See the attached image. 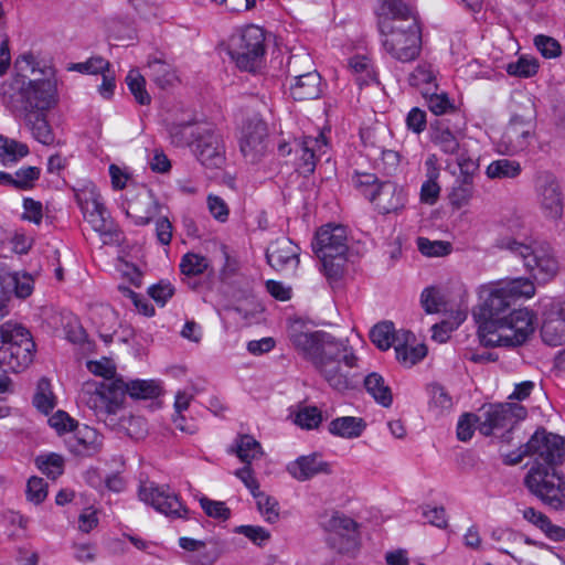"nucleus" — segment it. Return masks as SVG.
Instances as JSON below:
<instances>
[{
	"mask_svg": "<svg viewBox=\"0 0 565 565\" xmlns=\"http://www.w3.org/2000/svg\"><path fill=\"white\" fill-rule=\"evenodd\" d=\"M523 456H533L534 465L524 478L529 491L554 510L565 508V481L555 468L565 458V439L539 428L521 447V454L511 463H520Z\"/></svg>",
	"mask_w": 565,
	"mask_h": 565,
	"instance_id": "obj_1",
	"label": "nucleus"
},
{
	"mask_svg": "<svg viewBox=\"0 0 565 565\" xmlns=\"http://www.w3.org/2000/svg\"><path fill=\"white\" fill-rule=\"evenodd\" d=\"M289 339L332 388L343 392L356 386L358 358L343 341L326 331H302L298 322L290 327Z\"/></svg>",
	"mask_w": 565,
	"mask_h": 565,
	"instance_id": "obj_2",
	"label": "nucleus"
},
{
	"mask_svg": "<svg viewBox=\"0 0 565 565\" xmlns=\"http://www.w3.org/2000/svg\"><path fill=\"white\" fill-rule=\"evenodd\" d=\"M384 50L401 62L414 61L420 52L417 18L403 0H382L377 21Z\"/></svg>",
	"mask_w": 565,
	"mask_h": 565,
	"instance_id": "obj_3",
	"label": "nucleus"
},
{
	"mask_svg": "<svg viewBox=\"0 0 565 565\" xmlns=\"http://www.w3.org/2000/svg\"><path fill=\"white\" fill-rule=\"evenodd\" d=\"M535 294V287L529 278H514L482 286L479 291L480 303L473 309V318L479 324V333L493 338L498 328L503 326L512 306L522 297L530 298Z\"/></svg>",
	"mask_w": 565,
	"mask_h": 565,
	"instance_id": "obj_4",
	"label": "nucleus"
},
{
	"mask_svg": "<svg viewBox=\"0 0 565 565\" xmlns=\"http://www.w3.org/2000/svg\"><path fill=\"white\" fill-rule=\"evenodd\" d=\"M35 343L31 332L20 323L8 321L0 326V393L9 391L11 384L7 371L18 373L25 370L34 359Z\"/></svg>",
	"mask_w": 565,
	"mask_h": 565,
	"instance_id": "obj_5",
	"label": "nucleus"
},
{
	"mask_svg": "<svg viewBox=\"0 0 565 565\" xmlns=\"http://www.w3.org/2000/svg\"><path fill=\"white\" fill-rule=\"evenodd\" d=\"M312 250L321 262V269L330 282L339 281L347 265V230L342 225L328 224L317 231Z\"/></svg>",
	"mask_w": 565,
	"mask_h": 565,
	"instance_id": "obj_6",
	"label": "nucleus"
},
{
	"mask_svg": "<svg viewBox=\"0 0 565 565\" xmlns=\"http://www.w3.org/2000/svg\"><path fill=\"white\" fill-rule=\"evenodd\" d=\"M498 247L520 257L526 270L539 282H547L558 273L557 257L546 242L526 244L513 237H502L498 241Z\"/></svg>",
	"mask_w": 565,
	"mask_h": 565,
	"instance_id": "obj_7",
	"label": "nucleus"
},
{
	"mask_svg": "<svg viewBox=\"0 0 565 565\" xmlns=\"http://www.w3.org/2000/svg\"><path fill=\"white\" fill-rule=\"evenodd\" d=\"M295 148L289 143H281L278 151L281 156L289 154L292 150L300 153L297 163V172L300 177H308L312 173L319 175L335 174L334 163L329 156L327 139L323 134L318 137H306L302 140H295Z\"/></svg>",
	"mask_w": 565,
	"mask_h": 565,
	"instance_id": "obj_8",
	"label": "nucleus"
},
{
	"mask_svg": "<svg viewBox=\"0 0 565 565\" xmlns=\"http://www.w3.org/2000/svg\"><path fill=\"white\" fill-rule=\"evenodd\" d=\"M265 52V33L259 26L247 25L228 39L227 53L241 71L256 72Z\"/></svg>",
	"mask_w": 565,
	"mask_h": 565,
	"instance_id": "obj_9",
	"label": "nucleus"
},
{
	"mask_svg": "<svg viewBox=\"0 0 565 565\" xmlns=\"http://www.w3.org/2000/svg\"><path fill=\"white\" fill-rule=\"evenodd\" d=\"M83 401L94 412L96 418L107 426L116 425V414L122 406V391L117 381H102L87 386L83 392Z\"/></svg>",
	"mask_w": 565,
	"mask_h": 565,
	"instance_id": "obj_10",
	"label": "nucleus"
},
{
	"mask_svg": "<svg viewBox=\"0 0 565 565\" xmlns=\"http://www.w3.org/2000/svg\"><path fill=\"white\" fill-rule=\"evenodd\" d=\"M354 188L361 194L375 205L382 214H388L402 209L405 204V194L392 180L373 179L372 181H362L355 179Z\"/></svg>",
	"mask_w": 565,
	"mask_h": 565,
	"instance_id": "obj_11",
	"label": "nucleus"
},
{
	"mask_svg": "<svg viewBox=\"0 0 565 565\" xmlns=\"http://www.w3.org/2000/svg\"><path fill=\"white\" fill-rule=\"evenodd\" d=\"M535 317L529 309H513L493 338L484 339L487 345L514 348L524 344L534 332Z\"/></svg>",
	"mask_w": 565,
	"mask_h": 565,
	"instance_id": "obj_12",
	"label": "nucleus"
},
{
	"mask_svg": "<svg viewBox=\"0 0 565 565\" xmlns=\"http://www.w3.org/2000/svg\"><path fill=\"white\" fill-rule=\"evenodd\" d=\"M74 190V196L79 205L84 218L92 225L93 230L104 237V243L113 242L118 236L117 228L108 215L104 204L99 200V194L92 189Z\"/></svg>",
	"mask_w": 565,
	"mask_h": 565,
	"instance_id": "obj_13",
	"label": "nucleus"
},
{
	"mask_svg": "<svg viewBox=\"0 0 565 565\" xmlns=\"http://www.w3.org/2000/svg\"><path fill=\"white\" fill-rule=\"evenodd\" d=\"M300 64L312 68V60L308 54L292 55L288 62V76H290V94L295 100H310L320 97L322 93L321 76L317 71L300 73Z\"/></svg>",
	"mask_w": 565,
	"mask_h": 565,
	"instance_id": "obj_14",
	"label": "nucleus"
},
{
	"mask_svg": "<svg viewBox=\"0 0 565 565\" xmlns=\"http://www.w3.org/2000/svg\"><path fill=\"white\" fill-rule=\"evenodd\" d=\"M111 185L114 190H126L127 215L135 220V224L146 225L152 220L158 203L150 190L145 186L137 189L134 179H111Z\"/></svg>",
	"mask_w": 565,
	"mask_h": 565,
	"instance_id": "obj_15",
	"label": "nucleus"
},
{
	"mask_svg": "<svg viewBox=\"0 0 565 565\" xmlns=\"http://www.w3.org/2000/svg\"><path fill=\"white\" fill-rule=\"evenodd\" d=\"M194 154L199 162L207 169H221L225 163V145L223 138L213 128L196 126V138L193 141Z\"/></svg>",
	"mask_w": 565,
	"mask_h": 565,
	"instance_id": "obj_16",
	"label": "nucleus"
},
{
	"mask_svg": "<svg viewBox=\"0 0 565 565\" xmlns=\"http://www.w3.org/2000/svg\"><path fill=\"white\" fill-rule=\"evenodd\" d=\"M481 422L478 426L479 431L484 436H490L495 429L509 428L526 416V409L518 404H490L481 408Z\"/></svg>",
	"mask_w": 565,
	"mask_h": 565,
	"instance_id": "obj_17",
	"label": "nucleus"
},
{
	"mask_svg": "<svg viewBox=\"0 0 565 565\" xmlns=\"http://www.w3.org/2000/svg\"><path fill=\"white\" fill-rule=\"evenodd\" d=\"M21 106H13L17 115H26L38 110H47L56 103L55 85L50 79H32L20 90Z\"/></svg>",
	"mask_w": 565,
	"mask_h": 565,
	"instance_id": "obj_18",
	"label": "nucleus"
},
{
	"mask_svg": "<svg viewBox=\"0 0 565 565\" xmlns=\"http://www.w3.org/2000/svg\"><path fill=\"white\" fill-rule=\"evenodd\" d=\"M465 120L461 114H454L452 119L440 118L430 122V141L445 153H455L459 149Z\"/></svg>",
	"mask_w": 565,
	"mask_h": 565,
	"instance_id": "obj_19",
	"label": "nucleus"
},
{
	"mask_svg": "<svg viewBox=\"0 0 565 565\" xmlns=\"http://www.w3.org/2000/svg\"><path fill=\"white\" fill-rule=\"evenodd\" d=\"M139 498L145 503L152 505L157 511L168 516L181 518L183 516L181 510L188 513V510L182 507L178 495L166 486H158L152 482L141 484Z\"/></svg>",
	"mask_w": 565,
	"mask_h": 565,
	"instance_id": "obj_20",
	"label": "nucleus"
},
{
	"mask_svg": "<svg viewBox=\"0 0 565 565\" xmlns=\"http://www.w3.org/2000/svg\"><path fill=\"white\" fill-rule=\"evenodd\" d=\"M541 337L551 347L565 343V301L552 300L544 305Z\"/></svg>",
	"mask_w": 565,
	"mask_h": 565,
	"instance_id": "obj_21",
	"label": "nucleus"
},
{
	"mask_svg": "<svg viewBox=\"0 0 565 565\" xmlns=\"http://www.w3.org/2000/svg\"><path fill=\"white\" fill-rule=\"evenodd\" d=\"M267 127L262 120L249 121L242 131L239 149L248 163H256L267 150Z\"/></svg>",
	"mask_w": 565,
	"mask_h": 565,
	"instance_id": "obj_22",
	"label": "nucleus"
},
{
	"mask_svg": "<svg viewBox=\"0 0 565 565\" xmlns=\"http://www.w3.org/2000/svg\"><path fill=\"white\" fill-rule=\"evenodd\" d=\"M300 248L290 238L280 237L266 249V259L277 271L295 270L299 265Z\"/></svg>",
	"mask_w": 565,
	"mask_h": 565,
	"instance_id": "obj_23",
	"label": "nucleus"
},
{
	"mask_svg": "<svg viewBox=\"0 0 565 565\" xmlns=\"http://www.w3.org/2000/svg\"><path fill=\"white\" fill-rule=\"evenodd\" d=\"M66 444L70 451L75 455L93 456L100 450L103 437L95 428L76 425L73 435L66 439Z\"/></svg>",
	"mask_w": 565,
	"mask_h": 565,
	"instance_id": "obj_24",
	"label": "nucleus"
},
{
	"mask_svg": "<svg viewBox=\"0 0 565 565\" xmlns=\"http://www.w3.org/2000/svg\"><path fill=\"white\" fill-rule=\"evenodd\" d=\"M537 191L544 215L554 221L561 220L564 198L558 182L555 179H545L544 183L539 185Z\"/></svg>",
	"mask_w": 565,
	"mask_h": 565,
	"instance_id": "obj_25",
	"label": "nucleus"
},
{
	"mask_svg": "<svg viewBox=\"0 0 565 565\" xmlns=\"http://www.w3.org/2000/svg\"><path fill=\"white\" fill-rule=\"evenodd\" d=\"M530 132V119H525L520 115H514L501 137V145L504 146L505 151H521L527 146Z\"/></svg>",
	"mask_w": 565,
	"mask_h": 565,
	"instance_id": "obj_26",
	"label": "nucleus"
},
{
	"mask_svg": "<svg viewBox=\"0 0 565 565\" xmlns=\"http://www.w3.org/2000/svg\"><path fill=\"white\" fill-rule=\"evenodd\" d=\"M288 472L298 481H306L319 473H330V466L318 454L301 456L287 466Z\"/></svg>",
	"mask_w": 565,
	"mask_h": 565,
	"instance_id": "obj_27",
	"label": "nucleus"
},
{
	"mask_svg": "<svg viewBox=\"0 0 565 565\" xmlns=\"http://www.w3.org/2000/svg\"><path fill=\"white\" fill-rule=\"evenodd\" d=\"M147 68L148 76L160 88L170 87L178 79L173 66L162 52L149 56Z\"/></svg>",
	"mask_w": 565,
	"mask_h": 565,
	"instance_id": "obj_28",
	"label": "nucleus"
},
{
	"mask_svg": "<svg viewBox=\"0 0 565 565\" xmlns=\"http://www.w3.org/2000/svg\"><path fill=\"white\" fill-rule=\"evenodd\" d=\"M415 335L411 331H402V341L395 345L398 362L407 367L415 365L427 354L425 344L413 345Z\"/></svg>",
	"mask_w": 565,
	"mask_h": 565,
	"instance_id": "obj_29",
	"label": "nucleus"
},
{
	"mask_svg": "<svg viewBox=\"0 0 565 565\" xmlns=\"http://www.w3.org/2000/svg\"><path fill=\"white\" fill-rule=\"evenodd\" d=\"M118 387L122 391V399L126 394L136 399L156 398L162 393L160 383L154 380H134L125 382L122 379H116Z\"/></svg>",
	"mask_w": 565,
	"mask_h": 565,
	"instance_id": "obj_30",
	"label": "nucleus"
},
{
	"mask_svg": "<svg viewBox=\"0 0 565 565\" xmlns=\"http://www.w3.org/2000/svg\"><path fill=\"white\" fill-rule=\"evenodd\" d=\"M364 387L374 399L384 407H390L393 402L392 392L388 385L385 384L384 379L379 373H370L364 377Z\"/></svg>",
	"mask_w": 565,
	"mask_h": 565,
	"instance_id": "obj_31",
	"label": "nucleus"
},
{
	"mask_svg": "<svg viewBox=\"0 0 565 565\" xmlns=\"http://www.w3.org/2000/svg\"><path fill=\"white\" fill-rule=\"evenodd\" d=\"M364 428L363 419L352 416L338 417L329 425V431L332 435L343 438H356L361 436Z\"/></svg>",
	"mask_w": 565,
	"mask_h": 565,
	"instance_id": "obj_32",
	"label": "nucleus"
},
{
	"mask_svg": "<svg viewBox=\"0 0 565 565\" xmlns=\"http://www.w3.org/2000/svg\"><path fill=\"white\" fill-rule=\"evenodd\" d=\"M422 94L433 114L437 116L449 114L451 118L454 114H459L446 93H437V89L426 87L422 88Z\"/></svg>",
	"mask_w": 565,
	"mask_h": 565,
	"instance_id": "obj_33",
	"label": "nucleus"
},
{
	"mask_svg": "<svg viewBox=\"0 0 565 565\" xmlns=\"http://www.w3.org/2000/svg\"><path fill=\"white\" fill-rule=\"evenodd\" d=\"M401 333H395L394 326L392 322H382L374 326L370 332V338L372 342L380 350H387L392 344L398 343L402 341Z\"/></svg>",
	"mask_w": 565,
	"mask_h": 565,
	"instance_id": "obj_34",
	"label": "nucleus"
},
{
	"mask_svg": "<svg viewBox=\"0 0 565 565\" xmlns=\"http://www.w3.org/2000/svg\"><path fill=\"white\" fill-rule=\"evenodd\" d=\"M28 153L29 148L25 143L0 135V161L3 166L13 164Z\"/></svg>",
	"mask_w": 565,
	"mask_h": 565,
	"instance_id": "obj_35",
	"label": "nucleus"
},
{
	"mask_svg": "<svg viewBox=\"0 0 565 565\" xmlns=\"http://www.w3.org/2000/svg\"><path fill=\"white\" fill-rule=\"evenodd\" d=\"M236 456L245 465H250L254 459L263 455L260 444L250 435H241L236 440Z\"/></svg>",
	"mask_w": 565,
	"mask_h": 565,
	"instance_id": "obj_36",
	"label": "nucleus"
},
{
	"mask_svg": "<svg viewBox=\"0 0 565 565\" xmlns=\"http://www.w3.org/2000/svg\"><path fill=\"white\" fill-rule=\"evenodd\" d=\"M24 116L28 117L32 135L39 142L43 145H52L54 142V134L43 114L32 113Z\"/></svg>",
	"mask_w": 565,
	"mask_h": 565,
	"instance_id": "obj_37",
	"label": "nucleus"
},
{
	"mask_svg": "<svg viewBox=\"0 0 565 565\" xmlns=\"http://www.w3.org/2000/svg\"><path fill=\"white\" fill-rule=\"evenodd\" d=\"M33 404L39 411L45 414L55 407V397L51 390V383L46 377L39 380L36 392L33 396Z\"/></svg>",
	"mask_w": 565,
	"mask_h": 565,
	"instance_id": "obj_38",
	"label": "nucleus"
},
{
	"mask_svg": "<svg viewBox=\"0 0 565 565\" xmlns=\"http://www.w3.org/2000/svg\"><path fill=\"white\" fill-rule=\"evenodd\" d=\"M418 250L427 257H443L449 255L452 245L446 241H430L426 237L417 238Z\"/></svg>",
	"mask_w": 565,
	"mask_h": 565,
	"instance_id": "obj_39",
	"label": "nucleus"
},
{
	"mask_svg": "<svg viewBox=\"0 0 565 565\" xmlns=\"http://www.w3.org/2000/svg\"><path fill=\"white\" fill-rule=\"evenodd\" d=\"M253 497L256 499L257 509L265 520L269 523H275L279 519L278 501L263 491L257 492Z\"/></svg>",
	"mask_w": 565,
	"mask_h": 565,
	"instance_id": "obj_40",
	"label": "nucleus"
},
{
	"mask_svg": "<svg viewBox=\"0 0 565 565\" xmlns=\"http://www.w3.org/2000/svg\"><path fill=\"white\" fill-rule=\"evenodd\" d=\"M350 67L356 74V84L362 87L371 82H377L370 62L365 56H354L349 62Z\"/></svg>",
	"mask_w": 565,
	"mask_h": 565,
	"instance_id": "obj_41",
	"label": "nucleus"
},
{
	"mask_svg": "<svg viewBox=\"0 0 565 565\" xmlns=\"http://www.w3.org/2000/svg\"><path fill=\"white\" fill-rule=\"evenodd\" d=\"M522 172L518 161L512 159H499L487 168V177H516Z\"/></svg>",
	"mask_w": 565,
	"mask_h": 565,
	"instance_id": "obj_42",
	"label": "nucleus"
},
{
	"mask_svg": "<svg viewBox=\"0 0 565 565\" xmlns=\"http://www.w3.org/2000/svg\"><path fill=\"white\" fill-rule=\"evenodd\" d=\"M209 267V262L204 256L188 253L180 263V270L185 276H198L203 274Z\"/></svg>",
	"mask_w": 565,
	"mask_h": 565,
	"instance_id": "obj_43",
	"label": "nucleus"
},
{
	"mask_svg": "<svg viewBox=\"0 0 565 565\" xmlns=\"http://www.w3.org/2000/svg\"><path fill=\"white\" fill-rule=\"evenodd\" d=\"M126 82H127V85H128L131 94L134 95L135 99L140 105L150 104V100H151L150 95L148 94V92L145 88L146 81H145L143 76H141L139 74L138 71L131 70L126 77Z\"/></svg>",
	"mask_w": 565,
	"mask_h": 565,
	"instance_id": "obj_44",
	"label": "nucleus"
},
{
	"mask_svg": "<svg viewBox=\"0 0 565 565\" xmlns=\"http://www.w3.org/2000/svg\"><path fill=\"white\" fill-rule=\"evenodd\" d=\"M35 462L38 468L53 480L63 473L64 461L60 455L39 456Z\"/></svg>",
	"mask_w": 565,
	"mask_h": 565,
	"instance_id": "obj_45",
	"label": "nucleus"
},
{
	"mask_svg": "<svg viewBox=\"0 0 565 565\" xmlns=\"http://www.w3.org/2000/svg\"><path fill=\"white\" fill-rule=\"evenodd\" d=\"M169 136L174 146L181 147L191 143V138H196V127L190 122L172 124L169 127Z\"/></svg>",
	"mask_w": 565,
	"mask_h": 565,
	"instance_id": "obj_46",
	"label": "nucleus"
},
{
	"mask_svg": "<svg viewBox=\"0 0 565 565\" xmlns=\"http://www.w3.org/2000/svg\"><path fill=\"white\" fill-rule=\"evenodd\" d=\"M322 420V414L316 406H303L295 414V424L305 429H313Z\"/></svg>",
	"mask_w": 565,
	"mask_h": 565,
	"instance_id": "obj_47",
	"label": "nucleus"
},
{
	"mask_svg": "<svg viewBox=\"0 0 565 565\" xmlns=\"http://www.w3.org/2000/svg\"><path fill=\"white\" fill-rule=\"evenodd\" d=\"M473 192L472 179H456L451 192L449 194L450 201L456 206H461L467 203Z\"/></svg>",
	"mask_w": 565,
	"mask_h": 565,
	"instance_id": "obj_48",
	"label": "nucleus"
},
{
	"mask_svg": "<svg viewBox=\"0 0 565 565\" xmlns=\"http://www.w3.org/2000/svg\"><path fill=\"white\" fill-rule=\"evenodd\" d=\"M537 68L535 58L520 57L516 62L509 63L505 70L509 75L527 78L535 75Z\"/></svg>",
	"mask_w": 565,
	"mask_h": 565,
	"instance_id": "obj_49",
	"label": "nucleus"
},
{
	"mask_svg": "<svg viewBox=\"0 0 565 565\" xmlns=\"http://www.w3.org/2000/svg\"><path fill=\"white\" fill-rule=\"evenodd\" d=\"M479 169L477 160L460 157L455 160H446L445 170L455 175L459 170L461 177H473Z\"/></svg>",
	"mask_w": 565,
	"mask_h": 565,
	"instance_id": "obj_50",
	"label": "nucleus"
},
{
	"mask_svg": "<svg viewBox=\"0 0 565 565\" xmlns=\"http://www.w3.org/2000/svg\"><path fill=\"white\" fill-rule=\"evenodd\" d=\"M7 286L12 287L19 298H26L32 294L33 279L29 274L19 275L18 273L9 275Z\"/></svg>",
	"mask_w": 565,
	"mask_h": 565,
	"instance_id": "obj_51",
	"label": "nucleus"
},
{
	"mask_svg": "<svg viewBox=\"0 0 565 565\" xmlns=\"http://www.w3.org/2000/svg\"><path fill=\"white\" fill-rule=\"evenodd\" d=\"M420 302L427 313L439 312L446 308L440 292L435 287L424 289Z\"/></svg>",
	"mask_w": 565,
	"mask_h": 565,
	"instance_id": "obj_52",
	"label": "nucleus"
},
{
	"mask_svg": "<svg viewBox=\"0 0 565 565\" xmlns=\"http://www.w3.org/2000/svg\"><path fill=\"white\" fill-rule=\"evenodd\" d=\"M109 66V62L104 57L94 56L86 62L72 64L70 70L86 74H99L103 72H108Z\"/></svg>",
	"mask_w": 565,
	"mask_h": 565,
	"instance_id": "obj_53",
	"label": "nucleus"
},
{
	"mask_svg": "<svg viewBox=\"0 0 565 565\" xmlns=\"http://www.w3.org/2000/svg\"><path fill=\"white\" fill-rule=\"evenodd\" d=\"M481 416L466 413L461 415L459 418L458 425H457V437L461 441H468L471 439L473 431H475V424L478 423V426L481 422Z\"/></svg>",
	"mask_w": 565,
	"mask_h": 565,
	"instance_id": "obj_54",
	"label": "nucleus"
},
{
	"mask_svg": "<svg viewBox=\"0 0 565 565\" xmlns=\"http://www.w3.org/2000/svg\"><path fill=\"white\" fill-rule=\"evenodd\" d=\"M227 287L232 289V296L237 300L247 299L253 294V279L241 273Z\"/></svg>",
	"mask_w": 565,
	"mask_h": 565,
	"instance_id": "obj_55",
	"label": "nucleus"
},
{
	"mask_svg": "<svg viewBox=\"0 0 565 565\" xmlns=\"http://www.w3.org/2000/svg\"><path fill=\"white\" fill-rule=\"evenodd\" d=\"M47 483L44 479L39 477H31L26 484V497L28 500L40 504L42 503L47 495Z\"/></svg>",
	"mask_w": 565,
	"mask_h": 565,
	"instance_id": "obj_56",
	"label": "nucleus"
},
{
	"mask_svg": "<svg viewBox=\"0 0 565 565\" xmlns=\"http://www.w3.org/2000/svg\"><path fill=\"white\" fill-rule=\"evenodd\" d=\"M409 84L416 87H433L437 89V85L434 83L435 76L430 68L426 65H418L415 71L409 75Z\"/></svg>",
	"mask_w": 565,
	"mask_h": 565,
	"instance_id": "obj_57",
	"label": "nucleus"
},
{
	"mask_svg": "<svg viewBox=\"0 0 565 565\" xmlns=\"http://www.w3.org/2000/svg\"><path fill=\"white\" fill-rule=\"evenodd\" d=\"M200 504L205 514L210 518L225 521L231 515V510L225 505L224 502L213 501L204 497L200 500Z\"/></svg>",
	"mask_w": 565,
	"mask_h": 565,
	"instance_id": "obj_58",
	"label": "nucleus"
},
{
	"mask_svg": "<svg viewBox=\"0 0 565 565\" xmlns=\"http://www.w3.org/2000/svg\"><path fill=\"white\" fill-rule=\"evenodd\" d=\"M535 46L544 57L553 58L561 54L559 43L546 35H536L534 39Z\"/></svg>",
	"mask_w": 565,
	"mask_h": 565,
	"instance_id": "obj_59",
	"label": "nucleus"
},
{
	"mask_svg": "<svg viewBox=\"0 0 565 565\" xmlns=\"http://www.w3.org/2000/svg\"><path fill=\"white\" fill-rule=\"evenodd\" d=\"M148 294L158 305L164 306L174 295V287L170 282L161 280L149 287Z\"/></svg>",
	"mask_w": 565,
	"mask_h": 565,
	"instance_id": "obj_60",
	"label": "nucleus"
},
{
	"mask_svg": "<svg viewBox=\"0 0 565 565\" xmlns=\"http://www.w3.org/2000/svg\"><path fill=\"white\" fill-rule=\"evenodd\" d=\"M236 533L245 535L253 543L257 545H262L264 542L268 541L270 537V533L262 526L256 525H241L236 527Z\"/></svg>",
	"mask_w": 565,
	"mask_h": 565,
	"instance_id": "obj_61",
	"label": "nucleus"
},
{
	"mask_svg": "<svg viewBox=\"0 0 565 565\" xmlns=\"http://www.w3.org/2000/svg\"><path fill=\"white\" fill-rule=\"evenodd\" d=\"M49 424L58 434L73 431L75 426L77 425L75 420L63 411H57L52 417H50Z\"/></svg>",
	"mask_w": 565,
	"mask_h": 565,
	"instance_id": "obj_62",
	"label": "nucleus"
},
{
	"mask_svg": "<svg viewBox=\"0 0 565 565\" xmlns=\"http://www.w3.org/2000/svg\"><path fill=\"white\" fill-rule=\"evenodd\" d=\"M328 527L331 531L338 532L342 535L350 534L355 531L356 523L351 518L345 515L334 514L328 523Z\"/></svg>",
	"mask_w": 565,
	"mask_h": 565,
	"instance_id": "obj_63",
	"label": "nucleus"
},
{
	"mask_svg": "<svg viewBox=\"0 0 565 565\" xmlns=\"http://www.w3.org/2000/svg\"><path fill=\"white\" fill-rule=\"evenodd\" d=\"M218 557L216 548H207L204 543L195 554L191 555L190 563L192 565H213Z\"/></svg>",
	"mask_w": 565,
	"mask_h": 565,
	"instance_id": "obj_64",
	"label": "nucleus"
}]
</instances>
